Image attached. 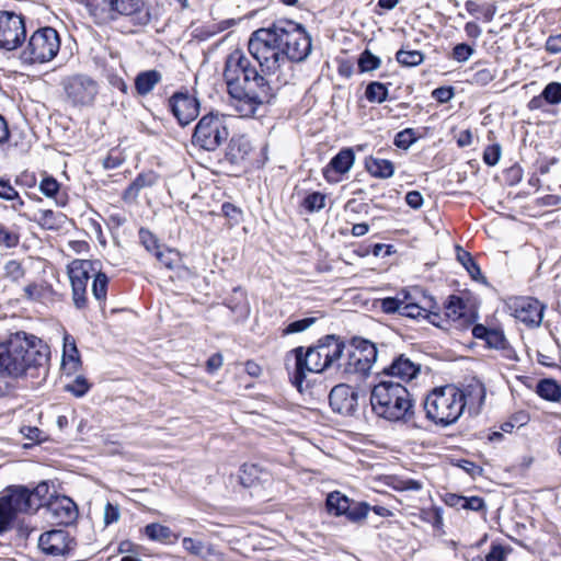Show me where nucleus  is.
Listing matches in <instances>:
<instances>
[{
    "label": "nucleus",
    "instance_id": "17",
    "mask_svg": "<svg viewBox=\"0 0 561 561\" xmlns=\"http://www.w3.org/2000/svg\"><path fill=\"white\" fill-rule=\"evenodd\" d=\"M107 15L112 21L128 18L134 25L145 26L151 21V14L144 0H104Z\"/></svg>",
    "mask_w": 561,
    "mask_h": 561
},
{
    "label": "nucleus",
    "instance_id": "16",
    "mask_svg": "<svg viewBox=\"0 0 561 561\" xmlns=\"http://www.w3.org/2000/svg\"><path fill=\"white\" fill-rule=\"evenodd\" d=\"M26 37L25 21L21 14L0 11V48L13 50L20 47Z\"/></svg>",
    "mask_w": 561,
    "mask_h": 561
},
{
    "label": "nucleus",
    "instance_id": "10",
    "mask_svg": "<svg viewBox=\"0 0 561 561\" xmlns=\"http://www.w3.org/2000/svg\"><path fill=\"white\" fill-rule=\"evenodd\" d=\"M31 502L25 486H9L0 493V535L11 527L19 514L34 512Z\"/></svg>",
    "mask_w": 561,
    "mask_h": 561
},
{
    "label": "nucleus",
    "instance_id": "9",
    "mask_svg": "<svg viewBox=\"0 0 561 561\" xmlns=\"http://www.w3.org/2000/svg\"><path fill=\"white\" fill-rule=\"evenodd\" d=\"M229 133L224 116L209 113L204 115L194 128L192 144L206 151H214L227 139Z\"/></svg>",
    "mask_w": 561,
    "mask_h": 561
},
{
    "label": "nucleus",
    "instance_id": "53",
    "mask_svg": "<svg viewBox=\"0 0 561 561\" xmlns=\"http://www.w3.org/2000/svg\"><path fill=\"white\" fill-rule=\"evenodd\" d=\"M19 242V233L0 224V247L15 248Z\"/></svg>",
    "mask_w": 561,
    "mask_h": 561
},
{
    "label": "nucleus",
    "instance_id": "45",
    "mask_svg": "<svg viewBox=\"0 0 561 561\" xmlns=\"http://www.w3.org/2000/svg\"><path fill=\"white\" fill-rule=\"evenodd\" d=\"M108 278L96 268L92 284V294L98 300H104L107 294Z\"/></svg>",
    "mask_w": 561,
    "mask_h": 561
},
{
    "label": "nucleus",
    "instance_id": "5",
    "mask_svg": "<svg viewBox=\"0 0 561 561\" xmlns=\"http://www.w3.org/2000/svg\"><path fill=\"white\" fill-rule=\"evenodd\" d=\"M460 396V388L455 385L433 389L424 400L426 417L442 427L455 424L463 413Z\"/></svg>",
    "mask_w": 561,
    "mask_h": 561
},
{
    "label": "nucleus",
    "instance_id": "21",
    "mask_svg": "<svg viewBox=\"0 0 561 561\" xmlns=\"http://www.w3.org/2000/svg\"><path fill=\"white\" fill-rule=\"evenodd\" d=\"M45 512L47 518L58 525H70L78 518L77 504L68 496H56L51 499L46 507Z\"/></svg>",
    "mask_w": 561,
    "mask_h": 561
},
{
    "label": "nucleus",
    "instance_id": "18",
    "mask_svg": "<svg viewBox=\"0 0 561 561\" xmlns=\"http://www.w3.org/2000/svg\"><path fill=\"white\" fill-rule=\"evenodd\" d=\"M344 342L335 335H325L318 340V374L330 370L336 371V366L341 362Z\"/></svg>",
    "mask_w": 561,
    "mask_h": 561
},
{
    "label": "nucleus",
    "instance_id": "52",
    "mask_svg": "<svg viewBox=\"0 0 561 561\" xmlns=\"http://www.w3.org/2000/svg\"><path fill=\"white\" fill-rule=\"evenodd\" d=\"M474 54V48L466 43L455 45L451 50V59L457 62H466Z\"/></svg>",
    "mask_w": 561,
    "mask_h": 561
},
{
    "label": "nucleus",
    "instance_id": "20",
    "mask_svg": "<svg viewBox=\"0 0 561 561\" xmlns=\"http://www.w3.org/2000/svg\"><path fill=\"white\" fill-rule=\"evenodd\" d=\"M169 107L179 124L185 126L199 113V102L187 92H176L169 99Z\"/></svg>",
    "mask_w": 561,
    "mask_h": 561
},
{
    "label": "nucleus",
    "instance_id": "31",
    "mask_svg": "<svg viewBox=\"0 0 561 561\" xmlns=\"http://www.w3.org/2000/svg\"><path fill=\"white\" fill-rule=\"evenodd\" d=\"M161 80L162 75L158 70L141 71L135 78V90L139 95H147Z\"/></svg>",
    "mask_w": 561,
    "mask_h": 561
},
{
    "label": "nucleus",
    "instance_id": "48",
    "mask_svg": "<svg viewBox=\"0 0 561 561\" xmlns=\"http://www.w3.org/2000/svg\"><path fill=\"white\" fill-rule=\"evenodd\" d=\"M48 492V485L45 482L39 483L33 490L26 488V496L32 501V507L34 512H36L39 507L44 505V497Z\"/></svg>",
    "mask_w": 561,
    "mask_h": 561
},
{
    "label": "nucleus",
    "instance_id": "47",
    "mask_svg": "<svg viewBox=\"0 0 561 561\" xmlns=\"http://www.w3.org/2000/svg\"><path fill=\"white\" fill-rule=\"evenodd\" d=\"M496 78V69L494 68H482L477 69L471 78L468 80L471 84L484 87L492 82Z\"/></svg>",
    "mask_w": 561,
    "mask_h": 561
},
{
    "label": "nucleus",
    "instance_id": "6",
    "mask_svg": "<svg viewBox=\"0 0 561 561\" xmlns=\"http://www.w3.org/2000/svg\"><path fill=\"white\" fill-rule=\"evenodd\" d=\"M378 357L377 346L365 339L354 337L346 348V355L336 366V373L344 377L366 378Z\"/></svg>",
    "mask_w": 561,
    "mask_h": 561
},
{
    "label": "nucleus",
    "instance_id": "55",
    "mask_svg": "<svg viewBox=\"0 0 561 561\" xmlns=\"http://www.w3.org/2000/svg\"><path fill=\"white\" fill-rule=\"evenodd\" d=\"M139 240L141 244L146 248V250L149 252L156 253L158 250L162 248V245L159 244L156 236L148 229L141 228L139 230Z\"/></svg>",
    "mask_w": 561,
    "mask_h": 561
},
{
    "label": "nucleus",
    "instance_id": "29",
    "mask_svg": "<svg viewBox=\"0 0 561 561\" xmlns=\"http://www.w3.org/2000/svg\"><path fill=\"white\" fill-rule=\"evenodd\" d=\"M396 312L399 313L400 316L413 320L426 319L436 327H443V324L439 322V314L430 311L427 306L421 305L419 301L407 304L402 306L400 309H398Z\"/></svg>",
    "mask_w": 561,
    "mask_h": 561
},
{
    "label": "nucleus",
    "instance_id": "43",
    "mask_svg": "<svg viewBox=\"0 0 561 561\" xmlns=\"http://www.w3.org/2000/svg\"><path fill=\"white\" fill-rule=\"evenodd\" d=\"M261 469L256 465H243L240 469L239 480L243 486H253L260 480Z\"/></svg>",
    "mask_w": 561,
    "mask_h": 561
},
{
    "label": "nucleus",
    "instance_id": "41",
    "mask_svg": "<svg viewBox=\"0 0 561 561\" xmlns=\"http://www.w3.org/2000/svg\"><path fill=\"white\" fill-rule=\"evenodd\" d=\"M397 61L403 67H415L423 62L424 55L421 50L400 49L396 54Z\"/></svg>",
    "mask_w": 561,
    "mask_h": 561
},
{
    "label": "nucleus",
    "instance_id": "44",
    "mask_svg": "<svg viewBox=\"0 0 561 561\" xmlns=\"http://www.w3.org/2000/svg\"><path fill=\"white\" fill-rule=\"evenodd\" d=\"M365 96L369 102L382 103L387 100L388 89L383 83L374 81L367 85Z\"/></svg>",
    "mask_w": 561,
    "mask_h": 561
},
{
    "label": "nucleus",
    "instance_id": "64",
    "mask_svg": "<svg viewBox=\"0 0 561 561\" xmlns=\"http://www.w3.org/2000/svg\"><path fill=\"white\" fill-rule=\"evenodd\" d=\"M545 49L551 54L557 55L561 53V33L557 35H550L545 44Z\"/></svg>",
    "mask_w": 561,
    "mask_h": 561
},
{
    "label": "nucleus",
    "instance_id": "39",
    "mask_svg": "<svg viewBox=\"0 0 561 561\" xmlns=\"http://www.w3.org/2000/svg\"><path fill=\"white\" fill-rule=\"evenodd\" d=\"M456 254L458 262L466 268L473 279H478L481 276V270L476 263L471 254L465 251L460 245L456 247Z\"/></svg>",
    "mask_w": 561,
    "mask_h": 561
},
{
    "label": "nucleus",
    "instance_id": "63",
    "mask_svg": "<svg viewBox=\"0 0 561 561\" xmlns=\"http://www.w3.org/2000/svg\"><path fill=\"white\" fill-rule=\"evenodd\" d=\"M462 508L474 511V512L484 511L485 502L480 496H470V497L465 496Z\"/></svg>",
    "mask_w": 561,
    "mask_h": 561
},
{
    "label": "nucleus",
    "instance_id": "51",
    "mask_svg": "<svg viewBox=\"0 0 561 561\" xmlns=\"http://www.w3.org/2000/svg\"><path fill=\"white\" fill-rule=\"evenodd\" d=\"M380 66V59L369 50H364L358 59V67L362 72L377 69Z\"/></svg>",
    "mask_w": 561,
    "mask_h": 561
},
{
    "label": "nucleus",
    "instance_id": "40",
    "mask_svg": "<svg viewBox=\"0 0 561 561\" xmlns=\"http://www.w3.org/2000/svg\"><path fill=\"white\" fill-rule=\"evenodd\" d=\"M538 394L549 401H558L561 398L560 386L551 379H543L537 386Z\"/></svg>",
    "mask_w": 561,
    "mask_h": 561
},
{
    "label": "nucleus",
    "instance_id": "50",
    "mask_svg": "<svg viewBox=\"0 0 561 561\" xmlns=\"http://www.w3.org/2000/svg\"><path fill=\"white\" fill-rule=\"evenodd\" d=\"M90 387L91 385L85 377L77 376L72 381L68 382L65 388L73 396L82 397L89 391Z\"/></svg>",
    "mask_w": 561,
    "mask_h": 561
},
{
    "label": "nucleus",
    "instance_id": "24",
    "mask_svg": "<svg viewBox=\"0 0 561 561\" xmlns=\"http://www.w3.org/2000/svg\"><path fill=\"white\" fill-rule=\"evenodd\" d=\"M460 394L463 403V410L467 408L470 414H479L486 396L484 385L480 380L472 378L462 388H460Z\"/></svg>",
    "mask_w": 561,
    "mask_h": 561
},
{
    "label": "nucleus",
    "instance_id": "12",
    "mask_svg": "<svg viewBox=\"0 0 561 561\" xmlns=\"http://www.w3.org/2000/svg\"><path fill=\"white\" fill-rule=\"evenodd\" d=\"M314 346L305 350L302 346L296 347L287 354L286 365L291 374V382L300 393H309L312 396V380L308 379V375L314 371L308 365V358L313 353Z\"/></svg>",
    "mask_w": 561,
    "mask_h": 561
},
{
    "label": "nucleus",
    "instance_id": "27",
    "mask_svg": "<svg viewBox=\"0 0 561 561\" xmlns=\"http://www.w3.org/2000/svg\"><path fill=\"white\" fill-rule=\"evenodd\" d=\"M420 373V366L404 355H399L392 363L382 369L385 377L398 378L401 381H410Z\"/></svg>",
    "mask_w": 561,
    "mask_h": 561
},
{
    "label": "nucleus",
    "instance_id": "38",
    "mask_svg": "<svg viewBox=\"0 0 561 561\" xmlns=\"http://www.w3.org/2000/svg\"><path fill=\"white\" fill-rule=\"evenodd\" d=\"M465 8L471 15L480 13L485 22H491L496 13V5L494 2L480 5L476 1L468 0L465 3Z\"/></svg>",
    "mask_w": 561,
    "mask_h": 561
},
{
    "label": "nucleus",
    "instance_id": "2",
    "mask_svg": "<svg viewBox=\"0 0 561 561\" xmlns=\"http://www.w3.org/2000/svg\"><path fill=\"white\" fill-rule=\"evenodd\" d=\"M222 76L229 105L241 117L254 115L257 107L272 95V80L260 75L251 58L241 49L227 56Z\"/></svg>",
    "mask_w": 561,
    "mask_h": 561
},
{
    "label": "nucleus",
    "instance_id": "56",
    "mask_svg": "<svg viewBox=\"0 0 561 561\" xmlns=\"http://www.w3.org/2000/svg\"><path fill=\"white\" fill-rule=\"evenodd\" d=\"M415 140L414 130L407 128L396 135L394 145L400 149H408Z\"/></svg>",
    "mask_w": 561,
    "mask_h": 561
},
{
    "label": "nucleus",
    "instance_id": "11",
    "mask_svg": "<svg viewBox=\"0 0 561 561\" xmlns=\"http://www.w3.org/2000/svg\"><path fill=\"white\" fill-rule=\"evenodd\" d=\"M314 346L305 350L302 346L296 347L287 354L286 365L291 374V382L300 393H309L312 396V380L308 379V375L314 371L308 365V358L313 353Z\"/></svg>",
    "mask_w": 561,
    "mask_h": 561
},
{
    "label": "nucleus",
    "instance_id": "23",
    "mask_svg": "<svg viewBox=\"0 0 561 561\" xmlns=\"http://www.w3.org/2000/svg\"><path fill=\"white\" fill-rule=\"evenodd\" d=\"M38 546L47 554L61 556L72 550L75 541L68 531L54 529L41 535Z\"/></svg>",
    "mask_w": 561,
    "mask_h": 561
},
{
    "label": "nucleus",
    "instance_id": "46",
    "mask_svg": "<svg viewBox=\"0 0 561 561\" xmlns=\"http://www.w3.org/2000/svg\"><path fill=\"white\" fill-rule=\"evenodd\" d=\"M157 260L167 268L172 270L180 261L179 252L169 248H161L154 253Z\"/></svg>",
    "mask_w": 561,
    "mask_h": 561
},
{
    "label": "nucleus",
    "instance_id": "62",
    "mask_svg": "<svg viewBox=\"0 0 561 561\" xmlns=\"http://www.w3.org/2000/svg\"><path fill=\"white\" fill-rule=\"evenodd\" d=\"M121 517V512L118 505H114L110 502L106 503L104 507V524L105 526L117 523Z\"/></svg>",
    "mask_w": 561,
    "mask_h": 561
},
{
    "label": "nucleus",
    "instance_id": "61",
    "mask_svg": "<svg viewBox=\"0 0 561 561\" xmlns=\"http://www.w3.org/2000/svg\"><path fill=\"white\" fill-rule=\"evenodd\" d=\"M485 341L489 346L497 350L505 348L507 343L504 334L497 330H489Z\"/></svg>",
    "mask_w": 561,
    "mask_h": 561
},
{
    "label": "nucleus",
    "instance_id": "28",
    "mask_svg": "<svg viewBox=\"0 0 561 561\" xmlns=\"http://www.w3.org/2000/svg\"><path fill=\"white\" fill-rule=\"evenodd\" d=\"M81 366L80 353L72 335L64 333L62 367L70 374L76 373Z\"/></svg>",
    "mask_w": 561,
    "mask_h": 561
},
{
    "label": "nucleus",
    "instance_id": "15",
    "mask_svg": "<svg viewBox=\"0 0 561 561\" xmlns=\"http://www.w3.org/2000/svg\"><path fill=\"white\" fill-rule=\"evenodd\" d=\"M67 99L73 105H90L98 92V82L87 75H72L62 80Z\"/></svg>",
    "mask_w": 561,
    "mask_h": 561
},
{
    "label": "nucleus",
    "instance_id": "14",
    "mask_svg": "<svg viewBox=\"0 0 561 561\" xmlns=\"http://www.w3.org/2000/svg\"><path fill=\"white\" fill-rule=\"evenodd\" d=\"M99 262L89 260H73L68 265V274L72 287L73 302L77 308H83L87 304V286L91 276L96 272Z\"/></svg>",
    "mask_w": 561,
    "mask_h": 561
},
{
    "label": "nucleus",
    "instance_id": "13",
    "mask_svg": "<svg viewBox=\"0 0 561 561\" xmlns=\"http://www.w3.org/2000/svg\"><path fill=\"white\" fill-rule=\"evenodd\" d=\"M325 510L332 516H344L347 522L357 524L367 518L370 506L366 502L353 501L340 491H333L327 495Z\"/></svg>",
    "mask_w": 561,
    "mask_h": 561
},
{
    "label": "nucleus",
    "instance_id": "37",
    "mask_svg": "<svg viewBox=\"0 0 561 561\" xmlns=\"http://www.w3.org/2000/svg\"><path fill=\"white\" fill-rule=\"evenodd\" d=\"M0 198L13 202L11 206L13 210H20L24 206V201L9 180L0 179Z\"/></svg>",
    "mask_w": 561,
    "mask_h": 561
},
{
    "label": "nucleus",
    "instance_id": "36",
    "mask_svg": "<svg viewBox=\"0 0 561 561\" xmlns=\"http://www.w3.org/2000/svg\"><path fill=\"white\" fill-rule=\"evenodd\" d=\"M59 182L53 176H45L39 183V191L47 197L55 198L58 206H66L67 198L58 197Z\"/></svg>",
    "mask_w": 561,
    "mask_h": 561
},
{
    "label": "nucleus",
    "instance_id": "1",
    "mask_svg": "<svg viewBox=\"0 0 561 561\" xmlns=\"http://www.w3.org/2000/svg\"><path fill=\"white\" fill-rule=\"evenodd\" d=\"M49 346L25 331L9 334L0 341V397L13 390L12 381L32 379L39 383L48 374Z\"/></svg>",
    "mask_w": 561,
    "mask_h": 561
},
{
    "label": "nucleus",
    "instance_id": "54",
    "mask_svg": "<svg viewBox=\"0 0 561 561\" xmlns=\"http://www.w3.org/2000/svg\"><path fill=\"white\" fill-rule=\"evenodd\" d=\"M314 318H305L301 320H296L290 322L282 330V335H289L295 333H300L310 328L314 323Z\"/></svg>",
    "mask_w": 561,
    "mask_h": 561
},
{
    "label": "nucleus",
    "instance_id": "32",
    "mask_svg": "<svg viewBox=\"0 0 561 561\" xmlns=\"http://www.w3.org/2000/svg\"><path fill=\"white\" fill-rule=\"evenodd\" d=\"M366 170L377 179H389L394 173V165L390 160L369 157L365 161Z\"/></svg>",
    "mask_w": 561,
    "mask_h": 561
},
{
    "label": "nucleus",
    "instance_id": "25",
    "mask_svg": "<svg viewBox=\"0 0 561 561\" xmlns=\"http://www.w3.org/2000/svg\"><path fill=\"white\" fill-rule=\"evenodd\" d=\"M355 156L352 149H343L323 169V178L329 183H339L354 164Z\"/></svg>",
    "mask_w": 561,
    "mask_h": 561
},
{
    "label": "nucleus",
    "instance_id": "26",
    "mask_svg": "<svg viewBox=\"0 0 561 561\" xmlns=\"http://www.w3.org/2000/svg\"><path fill=\"white\" fill-rule=\"evenodd\" d=\"M445 317L446 321L453 323L457 329H465L473 322L467 305L458 296H449L445 305Z\"/></svg>",
    "mask_w": 561,
    "mask_h": 561
},
{
    "label": "nucleus",
    "instance_id": "30",
    "mask_svg": "<svg viewBox=\"0 0 561 561\" xmlns=\"http://www.w3.org/2000/svg\"><path fill=\"white\" fill-rule=\"evenodd\" d=\"M251 149V144L244 136L232 137L226 157L231 163L239 164L249 158Z\"/></svg>",
    "mask_w": 561,
    "mask_h": 561
},
{
    "label": "nucleus",
    "instance_id": "22",
    "mask_svg": "<svg viewBox=\"0 0 561 561\" xmlns=\"http://www.w3.org/2000/svg\"><path fill=\"white\" fill-rule=\"evenodd\" d=\"M358 393L345 383L336 385L329 394V403L334 412L352 415L357 407Z\"/></svg>",
    "mask_w": 561,
    "mask_h": 561
},
{
    "label": "nucleus",
    "instance_id": "58",
    "mask_svg": "<svg viewBox=\"0 0 561 561\" xmlns=\"http://www.w3.org/2000/svg\"><path fill=\"white\" fill-rule=\"evenodd\" d=\"M510 552L511 548L492 543L489 553L485 556V561H505Z\"/></svg>",
    "mask_w": 561,
    "mask_h": 561
},
{
    "label": "nucleus",
    "instance_id": "59",
    "mask_svg": "<svg viewBox=\"0 0 561 561\" xmlns=\"http://www.w3.org/2000/svg\"><path fill=\"white\" fill-rule=\"evenodd\" d=\"M5 276L16 282L24 276V270L20 262L10 260L4 265Z\"/></svg>",
    "mask_w": 561,
    "mask_h": 561
},
{
    "label": "nucleus",
    "instance_id": "49",
    "mask_svg": "<svg viewBox=\"0 0 561 561\" xmlns=\"http://www.w3.org/2000/svg\"><path fill=\"white\" fill-rule=\"evenodd\" d=\"M545 102L551 105H557L561 103V83L559 82H550L548 83L541 92Z\"/></svg>",
    "mask_w": 561,
    "mask_h": 561
},
{
    "label": "nucleus",
    "instance_id": "60",
    "mask_svg": "<svg viewBox=\"0 0 561 561\" xmlns=\"http://www.w3.org/2000/svg\"><path fill=\"white\" fill-rule=\"evenodd\" d=\"M182 546L190 554L199 557L204 551V543L201 540L193 539L191 537H184L182 539Z\"/></svg>",
    "mask_w": 561,
    "mask_h": 561
},
{
    "label": "nucleus",
    "instance_id": "57",
    "mask_svg": "<svg viewBox=\"0 0 561 561\" xmlns=\"http://www.w3.org/2000/svg\"><path fill=\"white\" fill-rule=\"evenodd\" d=\"M502 153V148L499 144L488 146L483 151V161L490 167L499 163Z\"/></svg>",
    "mask_w": 561,
    "mask_h": 561
},
{
    "label": "nucleus",
    "instance_id": "33",
    "mask_svg": "<svg viewBox=\"0 0 561 561\" xmlns=\"http://www.w3.org/2000/svg\"><path fill=\"white\" fill-rule=\"evenodd\" d=\"M307 183L308 181L305 180L302 183L298 184L293 195V197L297 198L300 203L301 214H312L316 207V192H309L306 187Z\"/></svg>",
    "mask_w": 561,
    "mask_h": 561
},
{
    "label": "nucleus",
    "instance_id": "8",
    "mask_svg": "<svg viewBox=\"0 0 561 561\" xmlns=\"http://www.w3.org/2000/svg\"><path fill=\"white\" fill-rule=\"evenodd\" d=\"M60 49V37L53 27H42L35 31L22 53V58L28 64H44L53 60Z\"/></svg>",
    "mask_w": 561,
    "mask_h": 561
},
{
    "label": "nucleus",
    "instance_id": "7",
    "mask_svg": "<svg viewBox=\"0 0 561 561\" xmlns=\"http://www.w3.org/2000/svg\"><path fill=\"white\" fill-rule=\"evenodd\" d=\"M274 26L285 61H302L311 53V37L300 24L280 20Z\"/></svg>",
    "mask_w": 561,
    "mask_h": 561
},
{
    "label": "nucleus",
    "instance_id": "19",
    "mask_svg": "<svg viewBox=\"0 0 561 561\" xmlns=\"http://www.w3.org/2000/svg\"><path fill=\"white\" fill-rule=\"evenodd\" d=\"M510 309L518 321L527 327L536 328L542 321L545 306L535 298L518 297L512 300Z\"/></svg>",
    "mask_w": 561,
    "mask_h": 561
},
{
    "label": "nucleus",
    "instance_id": "34",
    "mask_svg": "<svg viewBox=\"0 0 561 561\" xmlns=\"http://www.w3.org/2000/svg\"><path fill=\"white\" fill-rule=\"evenodd\" d=\"M417 301L412 293L400 291L396 297H387L381 300V309L386 313H396L402 306Z\"/></svg>",
    "mask_w": 561,
    "mask_h": 561
},
{
    "label": "nucleus",
    "instance_id": "4",
    "mask_svg": "<svg viewBox=\"0 0 561 561\" xmlns=\"http://www.w3.org/2000/svg\"><path fill=\"white\" fill-rule=\"evenodd\" d=\"M249 51L260 65L265 77L275 76V83L287 82L282 69L289 68V62L285 61L274 24L268 28H260L251 35Z\"/></svg>",
    "mask_w": 561,
    "mask_h": 561
},
{
    "label": "nucleus",
    "instance_id": "3",
    "mask_svg": "<svg viewBox=\"0 0 561 561\" xmlns=\"http://www.w3.org/2000/svg\"><path fill=\"white\" fill-rule=\"evenodd\" d=\"M373 411L390 422H410L414 415L413 400L400 382L380 380L370 394Z\"/></svg>",
    "mask_w": 561,
    "mask_h": 561
},
{
    "label": "nucleus",
    "instance_id": "42",
    "mask_svg": "<svg viewBox=\"0 0 561 561\" xmlns=\"http://www.w3.org/2000/svg\"><path fill=\"white\" fill-rule=\"evenodd\" d=\"M62 217V214H57L50 209H44L38 211L36 220L41 227L48 230H55L59 228Z\"/></svg>",
    "mask_w": 561,
    "mask_h": 561
},
{
    "label": "nucleus",
    "instance_id": "35",
    "mask_svg": "<svg viewBox=\"0 0 561 561\" xmlns=\"http://www.w3.org/2000/svg\"><path fill=\"white\" fill-rule=\"evenodd\" d=\"M146 536L153 541L169 542L173 537L175 540L179 538L172 530L161 524L152 523L145 527Z\"/></svg>",
    "mask_w": 561,
    "mask_h": 561
}]
</instances>
